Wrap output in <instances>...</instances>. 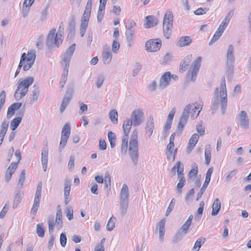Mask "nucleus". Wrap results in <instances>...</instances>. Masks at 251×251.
Masks as SVG:
<instances>
[{"mask_svg": "<svg viewBox=\"0 0 251 251\" xmlns=\"http://www.w3.org/2000/svg\"><path fill=\"white\" fill-rule=\"evenodd\" d=\"M227 96L225 82V78L224 77L221 81L220 87L219 95L218 88L215 90L214 96L212 101L211 108L217 110L219 108V104L221 105V110L222 115H224L227 107Z\"/></svg>", "mask_w": 251, "mask_h": 251, "instance_id": "1", "label": "nucleus"}, {"mask_svg": "<svg viewBox=\"0 0 251 251\" xmlns=\"http://www.w3.org/2000/svg\"><path fill=\"white\" fill-rule=\"evenodd\" d=\"M201 109V105H199L196 106L194 104H188L186 105L180 117L177 126V131L181 133L188 121L189 114L192 113V117H197Z\"/></svg>", "mask_w": 251, "mask_h": 251, "instance_id": "2", "label": "nucleus"}, {"mask_svg": "<svg viewBox=\"0 0 251 251\" xmlns=\"http://www.w3.org/2000/svg\"><path fill=\"white\" fill-rule=\"evenodd\" d=\"M63 35V28H62L61 25L59 26L57 32L55 28H51L46 39L47 46L49 48L58 47L62 42Z\"/></svg>", "mask_w": 251, "mask_h": 251, "instance_id": "3", "label": "nucleus"}, {"mask_svg": "<svg viewBox=\"0 0 251 251\" xmlns=\"http://www.w3.org/2000/svg\"><path fill=\"white\" fill-rule=\"evenodd\" d=\"M33 81L32 77H28L19 84L14 93V98L17 101L20 100L26 95L29 86L33 83Z\"/></svg>", "mask_w": 251, "mask_h": 251, "instance_id": "4", "label": "nucleus"}, {"mask_svg": "<svg viewBox=\"0 0 251 251\" xmlns=\"http://www.w3.org/2000/svg\"><path fill=\"white\" fill-rule=\"evenodd\" d=\"M173 15L172 11L167 10L163 18V30L164 36L169 39L172 33Z\"/></svg>", "mask_w": 251, "mask_h": 251, "instance_id": "5", "label": "nucleus"}, {"mask_svg": "<svg viewBox=\"0 0 251 251\" xmlns=\"http://www.w3.org/2000/svg\"><path fill=\"white\" fill-rule=\"evenodd\" d=\"M226 69L228 75L233 74L235 56L234 52V47L232 45L228 46L226 51Z\"/></svg>", "mask_w": 251, "mask_h": 251, "instance_id": "6", "label": "nucleus"}, {"mask_svg": "<svg viewBox=\"0 0 251 251\" xmlns=\"http://www.w3.org/2000/svg\"><path fill=\"white\" fill-rule=\"evenodd\" d=\"M71 126L69 123H66L63 126L61 131V140L58 148L59 152L62 151L65 148L71 133Z\"/></svg>", "mask_w": 251, "mask_h": 251, "instance_id": "7", "label": "nucleus"}, {"mask_svg": "<svg viewBox=\"0 0 251 251\" xmlns=\"http://www.w3.org/2000/svg\"><path fill=\"white\" fill-rule=\"evenodd\" d=\"M191 224L185 222V223L177 230L176 235L173 238V242L176 243L181 240L188 232Z\"/></svg>", "mask_w": 251, "mask_h": 251, "instance_id": "8", "label": "nucleus"}, {"mask_svg": "<svg viewBox=\"0 0 251 251\" xmlns=\"http://www.w3.org/2000/svg\"><path fill=\"white\" fill-rule=\"evenodd\" d=\"M75 49V44H74L70 46L66 50L62 59V64L64 66V68L69 69L70 61L74 54Z\"/></svg>", "mask_w": 251, "mask_h": 251, "instance_id": "9", "label": "nucleus"}, {"mask_svg": "<svg viewBox=\"0 0 251 251\" xmlns=\"http://www.w3.org/2000/svg\"><path fill=\"white\" fill-rule=\"evenodd\" d=\"M133 126H139L143 122L144 114L140 109H136L132 111L131 119Z\"/></svg>", "mask_w": 251, "mask_h": 251, "instance_id": "10", "label": "nucleus"}, {"mask_svg": "<svg viewBox=\"0 0 251 251\" xmlns=\"http://www.w3.org/2000/svg\"><path fill=\"white\" fill-rule=\"evenodd\" d=\"M201 60L202 58L201 57H198L197 59L193 62L191 67L192 70L190 75H191V80L192 81H195L196 79L198 73L201 66Z\"/></svg>", "mask_w": 251, "mask_h": 251, "instance_id": "11", "label": "nucleus"}, {"mask_svg": "<svg viewBox=\"0 0 251 251\" xmlns=\"http://www.w3.org/2000/svg\"><path fill=\"white\" fill-rule=\"evenodd\" d=\"M161 41L158 39L148 41L146 44V50L150 52L158 51L161 47Z\"/></svg>", "mask_w": 251, "mask_h": 251, "instance_id": "12", "label": "nucleus"}, {"mask_svg": "<svg viewBox=\"0 0 251 251\" xmlns=\"http://www.w3.org/2000/svg\"><path fill=\"white\" fill-rule=\"evenodd\" d=\"M237 119L239 125L245 129L249 127V118L245 111H241L237 116Z\"/></svg>", "mask_w": 251, "mask_h": 251, "instance_id": "13", "label": "nucleus"}, {"mask_svg": "<svg viewBox=\"0 0 251 251\" xmlns=\"http://www.w3.org/2000/svg\"><path fill=\"white\" fill-rule=\"evenodd\" d=\"M35 58L36 54L34 50H31L28 51L27 55L25 53H23L20 59L19 68H21L23 66V63L24 62L34 63Z\"/></svg>", "mask_w": 251, "mask_h": 251, "instance_id": "14", "label": "nucleus"}, {"mask_svg": "<svg viewBox=\"0 0 251 251\" xmlns=\"http://www.w3.org/2000/svg\"><path fill=\"white\" fill-rule=\"evenodd\" d=\"M128 153L133 164L136 166L138 163L139 156L138 147H129Z\"/></svg>", "mask_w": 251, "mask_h": 251, "instance_id": "15", "label": "nucleus"}, {"mask_svg": "<svg viewBox=\"0 0 251 251\" xmlns=\"http://www.w3.org/2000/svg\"><path fill=\"white\" fill-rule=\"evenodd\" d=\"M112 53L110 49L107 46L102 49V60L104 64H109L112 59Z\"/></svg>", "mask_w": 251, "mask_h": 251, "instance_id": "16", "label": "nucleus"}, {"mask_svg": "<svg viewBox=\"0 0 251 251\" xmlns=\"http://www.w3.org/2000/svg\"><path fill=\"white\" fill-rule=\"evenodd\" d=\"M171 73L169 72H165L162 75L159 81V88L164 89L168 86L171 78Z\"/></svg>", "mask_w": 251, "mask_h": 251, "instance_id": "17", "label": "nucleus"}, {"mask_svg": "<svg viewBox=\"0 0 251 251\" xmlns=\"http://www.w3.org/2000/svg\"><path fill=\"white\" fill-rule=\"evenodd\" d=\"M41 197V192L36 191L34 202L31 209V213L35 215L40 205V201Z\"/></svg>", "mask_w": 251, "mask_h": 251, "instance_id": "18", "label": "nucleus"}, {"mask_svg": "<svg viewBox=\"0 0 251 251\" xmlns=\"http://www.w3.org/2000/svg\"><path fill=\"white\" fill-rule=\"evenodd\" d=\"M72 99V92L69 91H67L65 94L63 100L61 102L60 112L61 113H62L66 109V108L69 104L70 100Z\"/></svg>", "mask_w": 251, "mask_h": 251, "instance_id": "19", "label": "nucleus"}, {"mask_svg": "<svg viewBox=\"0 0 251 251\" xmlns=\"http://www.w3.org/2000/svg\"><path fill=\"white\" fill-rule=\"evenodd\" d=\"M18 167V163H11L5 171V180L8 182Z\"/></svg>", "mask_w": 251, "mask_h": 251, "instance_id": "20", "label": "nucleus"}, {"mask_svg": "<svg viewBox=\"0 0 251 251\" xmlns=\"http://www.w3.org/2000/svg\"><path fill=\"white\" fill-rule=\"evenodd\" d=\"M39 93V87L37 85L34 84L33 86L32 89L31 90V93L30 95L29 98V103L30 104H33L38 100Z\"/></svg>", "mask_w": 251, "mask_h": 251, "instance_id": "21", "label": "nucleus"}, {"mask_svg": "<svg viewBox=\"0 0 251 251\" xmlns=\"http://www.w3.org/2000/svg\"><path fill=\"white\" fill-rule=\"evenodd\" d=\"M166 220L165 219H162L157 224L156 226L155 227V230H159V238L160 240L162 241L163 239V237L164 236L165 233V225Z\"/></svg>", "mask_w": 251, "mask_h": 251, "instance_id": "22", "label": "nucleus"}, {"mask_svg": "<svg viewBox=\"0 0 251 251\" xmlns=\"http://www.w3.org/2000/svg\"><path fill=\"white\" fill-rule=\"evenodd\" d=\"M154 119L152 116H150L148 118V121L146 123L145 127L146 132L149 133L148 136L150 137L154 129Z\"/></svg>", "mask_w": 251, "mask_h": 251, "instance_id": "23", "label": "nucleus"}, {"mask_svg": "<svg viewBox=\"0 0 251 251\" xmlns=\"http://www.w3.org/2000/svg\"><path fill=\"white\" fill-rule=\"evenodd\" d=\"M129 191L126 184H124L120 192V201H128Z\"/></svg>", "mask_w": 251, "mask_h": 251, "instance_id": "24", "label": "nucleus"}, {"mask_svg": "<svg viewBox=\"0 0 251 251\" xmlns=\"http://www.w3.org/2000/svg\"><path fill=\"white\" fill-rule=\"evenodd\" d=\"M199 139V136L197 134L195 133L192 135L189 139V143L187 147V151L189 153L195 147L196 144L198 142Z\"/></svg>", "mask_w": 251, "mask_h": 251, "instance_id": "25", "label": "nucleus"}, {"mask_svg": "<svg viewBox=\"0 0 251 251\" xmlns=\"http://www.w3.org/2000/svg\"><path fill=\"white\" fill-rule=\"evenodd\" d=\"M146 24L144 25L146 28H151L156 25L158 24L157 19L153 16H148L146 17Z\"/></svg>", "mask_w": 251, "mask_h": 251, "instance_id": "26", "label": "nucleus"}, {"mask_svg": "<svg viewBox=\"0 0 251 251\" xmlns=\"http://www.w3.org/2000/svg\"><path fill=\"white\" fill-rule=\"evenodd\" d=\"M62 212L60 206H57V211L56 214L55 222L58 229H60L63 226Z\"/></svg>", "mask_w": 251, "mask_h": 251, "instance_id": "27", "label": "nucleus"}, {"mask_svg": "<svg viewBox=\"0 0 251 251\" xmlns=\"http://www.w3.org/2000/svg\"><path fill=\"white\" fill-rule=\"evenodd\" d=\"M221 202L220 200L218 198L214 200V202L212 205V212H211L212 216H216L218 214V213L221 209Z\"/></svg>", "mask_w": 251, "mask_h": 251, "instance_id": "28", "label": "nucleus"}, {"mask_svg": "<svg viewBox=\"0 0 251 251\" xmlns=\"http://www.w3.org/2000/svg\"><path fill=\"white\" fill-rule=\"evenodd\" d=\"M138 131L136 129L133 130L130 136L129 147H138Z\"/></svg>", "mask_w": 251, "mask_h": 251, "instance_id": "29", "label": "nucleus"}, {"mask_svg": "<svg viewBox=\"0 0 251 251\" xmlns=\"http://www.w3.org/2000/svg\"><path fill=\"white\" fill-rule=\"evenodd\" d=\"M132 124V121L130 118H127L124 121L123 125L124 134L128 135Z\"/></svg>", "mask_w": 251, "mask_h": 251, "instance_id": "30", "label": "nucleus"}, {"mask_svg": "<svg viewBox=\"0 0 251 251\" xmlns=\"http://www.w3.org/2000/svg\"><path fill=\"white\" fill-rule=\"evenodd\" d=\"M9 126V122L6 121H4L0 126V138L1 142H3L5 135L7 131Z\"/></svg>", "mask_w": 251, "mask_h": 251, "instance_id": "31", "label": "nucleus"}, {"mask_svg": "<svg viewBox=\"0 0 251 251\" xmlns=\"http://www.w3.org/2000/svg\"><path fill=\"white\" fill-rule=\"evenodd\" d=\"M24 194L21 191H18L15 194L13 200L12 207L14 209L17 207L19 204L21 202L22 198L23 197Z\"/></svg>", "mask_w": 251, "mask_h": 251, "instance_id": "32", "label": "nucleus"}, {"mask_svg": "<svg viewBox=\"0 0 251 251\" xmlns=\"http://www.w3.org/2000/svg\"><path fill=\"white\" fill-rule=\"evenodd\" d=\"M211 152L210 146V145H208L205 147L204 151L205 163L207 165H209L210 162L211 157Z\"/></svg>", "mask_w": 251, "mask_h": 251, "instance_id": "33", "label": "nucleus"}, {"mask_svg": "<svg viewBox=\"0 0 251 251\" xmlns=\"http://www.w3.org/2000/svg\"><path fill=\"white\" fill-rule=\"evenodd\" d=\"M48 142H46V146L42 149V158L41 162L42 164L48 163Z\"/></svg>", "mask_w": 251, "mask_h": 251, "instance_id": "34", "label": "nucleus"}, {"mask_svg": "<svg viewBox=\"0 0 251 251\" xmlns=\"http://www.w3.org/2000/svg\"><path fill=\"white\" fill-rule=\"evenodd\" d=\"M136 25V23L132 20H128L127 25H126V28L127 29L126 33H134L135 27Z\"/></svg>", "mask_w": 251, "mask_h": 251, "instance_id": "35", "label": "nucleus"}, {"mask_svg": "<svg viewBox=\"0 0 251 251\" xmlns=\"http://www.w3.org/2000/svg\"><path fill=\"white\" fill-rule=\"evenodd\" d=\"M192 40L189 36H183L180 38L178 44L180 47H184L189 45Z\"/></svg>", "mask_w": 251, "mask_h": 251, "instance_id": "36", "label": "nucleus"}, {"mask_svg": "<svg viewBox=\"0 0 251 251\" xmlns=\"http://www.w3.org/2000/svg\"><path fill=\"white\" fill-rule=\"evenodd\" d=\"M128 203V201H120V209L121 215L122 217H124L127 213Z\"/></svg>", "mask_w": 251, "mask_h": 251, "instance_id": "37", "label": "nucleus"}, {"mask_svg": "<svg viewBox=\"0 0 251 251\" xmlns=\"http://www.w3.org/2000/svg\"><path fill=\"white\" fill-rule=\"evenodd\" d=\"M22 122V117H17L13 119L10 123V128L12 130H15Z\"/></svg>", "mask_w": 251, "mask_h": 251, "instance_id": "38", "label": "nucleus"}, {"mask_svg": "<svg viewBox=\"0 0 251 251\" xmlns=\"http://www.w3.org/2000/svg\"><path fill=\"white\" fill-rule=\"evenodd\" d=\"M68 69H63V74L62 75L61 80L60 81L59 85L60 87L62 89L64 85L66 83V82L67 80V76L68 74Z\"/></svg>", "mask_w": 251, "mask_h": 251, "instance_id": "39", "label": "nucleus"}, {"mask_svg": "<svg viewBox=\"0 0 251 251\" xmlns=\"http://www.w3.org/2000/svg\"><path fill=\"white\" fill-rule=\"evenodd\" d=\"M205 241V238L198 239L195 242L192 250L194 251H199L201 248V246L204 243Z\"/></svg>", "mask_w": 251, "mask_h": 251, "instance_id": "40", "label": "nucleus"}, {"mask_svg": "<svg viewBox=\"0 0 251 251\" xmlns=\"http://www.w3.org/2000/svg\"><path fill=\"white\" fill-rule=\"evenodd\" d=\"M71 186V181L69 179H66L64 182V196H69Z\"/></svg>", "mask_w": 251, "mask_h": 251, "instance_id": "41", "label": "nucleus"}, {"mask_svg": "<svg viewBox=\"0 0 251 251\" xmlns=\"http://www.w3.org/2000/svg\"><path fill=\"white\" fill-rule=\"evenodd\" d=\"M109 117L111 122L114 124H117L118 114L117 111L115 109L112 110L109 113Z\"/></svg>", "mask_w": 251, "mask_h": 251, "instance_id": "42", "label": "nucleus"}, {"mask_svg": "<svg viewBox=\"0 0 251 251\" xmlns=\"http://www.w3.org/2000/svg\"><path fill=\"white\" fill-rule=\"evenodd\" d=\"M177 176L179 180H181V179L185 180L183 174V165L181 164L180 161H177Z\"/></svg>", "mask_w": 251, "mask_h": 251, "instance_id": "43", "label": "nucleus"}, {"mask_svg": "<svg viewBox=\"0 0 251 251\" xmlns=\"http://www.w3.org/2000/svg\"><path fill=\"white\" fill-rule=\"evenodd\" d=\"M128 135L124 134L122 138V144L121 146V152L125 153L127 149Z\"/></svg>", "mask_w": 251, "mask_h": 251, "instance_id": "44", "label": "nucleus"}, {"mask_svg": "<svg viewBox=\"0 0 251 251\" xmlns=\"http://www.w3.org/2000/svg\"><path fill=\"white\" fill-rule=\"evenodd\" d=\"M108 138L110 142L111 148H114L116 143V136L115 133L112 131L109 132L108 133Z\"/></svg>", "mask_w": 251, "mask_h": 251, "instance_id": "45", "label": "nucleus"}, {"mask_svg": "<svg viewBox=\"0 0 251 251\" xmlns=\"http://www.w3.org/2000/svg\"><path fill=\"white\" fill-rule=\"evenodd\" d=\"M190 63V58L188 57L185 60L181 62L179 71L182 72H184L188 68Z\"/></svg>", "mask_w": 251, "mask_h": 251, "instance_id": "46", "label": "nucleus"}, {"mask_svg": "<svg viewBox=\"0 0 251 251\" xmlns=\"http://www.w3.org/2000/svg\"><path fill=\"white\" fill-rule=\"evenodd\" d=\"M65 213L68 219L70 221L73 219V209L71 206L68 205L65 209Z\"/></svg>", "mask_w": 251, "mask_h": 251, "instance_id": "47", "label": "nucleus"}, {"mask_svg": "<svg viewBox=\"0 0 251 251\" xmlns=\"http://www.w3.org/2000/svg\"><path fill=\"white\" fill-rule=\"evenodd\" d=\"M36 232L38 236L43 237L45 235V230L43 227V224H38L36 226Z\"/></svg>", "mask_w": 251, "mask_h": 251, "instance_id": "48", "label": "nucleus"}, {"mask_svg": "<svg viewBox=\"0 0 251 251\" xmlns=\"http://www.w3.org/2000/svg\"><path fill=\"white\" fill-rule=\"evenodd\" d=\"M55 225H56V222H54L53 217L50 218L48 220L49 234H53Z\"/></svg>", "mask_w": 251, "mask_h": 251, "instance_id": "49", "label": "nucleus"}, {"mask_svg": "<svg viewBox=\"0 0 251 251\" xmlns=\"http://www.w3.org/2000/svg\"><path fill=\"white\" fill-rule=\"evenodd\" d=\"M25 179V170H23L21 173V174L19 176L18 185L22 187L24 183Z\"/></svg>", "mask_w": 251, "mask_h": 251, "instance_id": "50", "label": "nucleus"}, {"mask_svg": "<svg viewBox=\"0 0 251 251\" xmlns=\"http://www.w3.org/2000/svg\"><path fill=\"white\" fill-rule=\"evenodd\" d=\"M223 33L217 30L212 38L211 39L209 43V45H212L214 43L217 41L219 38L222 36Z\"/></svg>", "mask_w": 251, "mask_h": 251, "instance_id": "51", "label": "nucleus"}, {"mask_svg": "<svg viewBox=\"0 0 251 251\" xmlns=\"http://www.w3.org/2000/svg\"><path fill=\"white\" fill-rule=\"evenodd\" d=\"M192 169L190 170L188 175L189 177H191L192 176H196L198 174V169L197 164L195 162H193L192 164Z\"/></svg>", "mask_w": 251, "mask_h": 251, "instance_id": "52", "label": "nucleus"}, {"mask_svg": "<svg viewBox=\"0 0 251 251\" xmlns=\"http://www.w3.org/2000/svg\"><path fill=\"white\" fill-rule=\"evenodd\" d=\"M209 183V182H206L205 181H204V184H203L202 187L201 188L200 192L198 193L197 195L196 201H198L201 197L203 193L205 191Z\"/></svg>", "mask_w": 251, "mask_h": 251, "instance_id": "53", "label": "nucleus"}, {"mask_svg": "<svg viewBox=\"0 0 251 251\" xmlns=\"http://www.w3.org/2000/svg\"><path fill=\"white\" fill-rule=\"evenodd\" d=\"M111 177L110 176V174L106 172L105 175L104 176V184H105V188H110L111 186Z\"/></svg>", "mask_w": 251, "mask_h": 251, "instance_id": "54", "label": "nucleus"}, {"mask_svg": "<svg viewBox=\"0 0 251 251\" xmlns=\"http://www.w3.org/2000/svg\"><path fill=\"white\" fill-rule=\"evenodd\" d=\"M6 98V94L4 91H2L0 93V111L2 109L5 103Z\"/></svg>", "mask_w": 251, "mask_h": 251, "instance_id": "55", "label": "nucleus"}, {"mask_svg": "<svg viewBox=\"0 0 251 251\" xmlns=\"http://www.w3.org/2000/svg\"><path fill=\"white\" fill-rule=\"evenodd\" d=\"M175 202L176 200H175V199H172L167 209L166 212V216H168L172 211L175 205Z\"/></svg>", "mask_w": 251, "mask_h": 251, "instance_id": "56", "label": "nucleus"}, {"mask_svg": "<svg viewBox=\"0 0 251 251\" xmlns=\"http://www.w3.org/2000/svg\"><path fill=\"white\" fill-rule=\"evenodd\" d=\"M104 79L105 77L103 75H100L98 77L96 81V85L98 88H100L101 87Z\"/></svg>", "mask_w": 251, "mask_h": 251, "instance_id": "57", "label": "nucleus"}, {"mask_svg": "<svg viewBox=\"0 0 251 251\" xmlns=\"http://www.w3.org/2000/svg\"><path fill=\"white\" fill-rule=\"evenodd\" d=\"M113 217L112 216L109 220L106 225V228L108 231H111L115 227V222L113 220Z\"/></svg>", "mask_w": 251, "mask_h": 251, "instance_id": "58", "label": "nucleus"}, {"mask_svg": "<svg viewBox=\"0 0 251 251\" xmlns=\"http://www.w3.org/2000/svg\"><path fill=\"white\" fill-rule=\"evenodd\" d=\"M120 47V43L114 40L112 45V50L114 53H117L119 50Z\"/></svg>", "mask_w": 251, "mask_h": 251, "instance_id": "59", "label": "nucleus"}, {"mask_svg": "<svg viewBox=\"0 0 251 251\" xmlns=\"http://www.w3.org/2000/svg\"><path fill=\"white\" fill-rule=\"evenodd\" d=\"M60 242L61 246L62 247H65L67 243V237L65 232H62L60 234Z\"/></svg>", "mask_w": 251, "mask_h": 251, "instance_id": "60", "label": "nucleus"}, {"mask_svg": "<svg viewBox=\"0 0 251 251\" xmlns=\"http://www.w3.org/2000/svg\"><path fill=\"white\" fill-rule=\"evenodd\" d=\"M186 180H183V179H181V180H179V182L177 184L176 190L178 191L179 194H181L182 192V188L184 186Z\"/></svg>", "mask_w": 251, "mask_h": 251, "instance_id": "61", "label": "nucleus"}, {"mask_svg": "<svg viewBox=\"0 0 251 251\" xmlns=\"http://www.w3.org/2000/svg\"><path fill=\"white\" fill-rule=\"evenodd\" d=\"M134 33H126V36L128 46H131L133 43V35Z\"/></svg>", "mask_w": 251, "mask_h": 251, "instance_id": "62", "label": "nucleus"}, {"mask_svg": "<svg viewBox=\"0 0 251 251\" xmlns=\"http://www.w3.org/2000/svg\"><path fill=\"white\" fill-rule=\"evenodd\" d=\"M91 11L85 9L84 13L81 18V21L89 22V19L91 15Z\"/></svg>", "mask_w": 251, "mask_h": 251, "instance_id": "63", "label": "nucleus"}, {"mask_svg": "<svg viewBox=\"0 0 251 251\" xmlns=\"http://www.w3.org/2000/svg\"><path fill=\"white\" fill-rule=\"evenodd\" d=\"M209 11L208 8H199L195 10L194 13L197 15H201L203 14H205L207 12Z\"/></svg>", "mask_w": 251, "mask_h": 251, "instance_id": "64", "label": "nucleus"}]
</instances>
